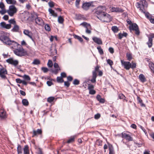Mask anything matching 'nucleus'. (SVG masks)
<instances>
[{
  "label": "nucleus",
  "mask_w": 154,
  "mask_h": 154,
  "mask_svg": "<svg viewBox=\"0 0 154 154\" xmlns=\"http://www.w3.org/2000/svg\"><path fill=\"white\" fill-rule=\"evenodd\" d=\"M10 44L8 45H14L15 46H17L16 48H14L13 46L11 47L12 48L14 49L13 51L16 55L19 57H22L27 55V51L23 48L21 45L19 44L17 42L13 40H11V42Z\"/></svg>",
  "instance_id": "obj_1"
},
{
  "label": "nucleus",
  "mask_w": 154,
  "mask_h": 154,
  "mask_svg": "<svg viewBox=\"0 0 154 154\" xmlns=\"http://www.w3.org/2000/svg\"><path fill=\"white\" fill-rule=\"evenodd\" d=\"M136 4L137 8H140L139 10L143 13L141 10H143V11H144L145 8L147 7V2L145 0H141L139 2H137Z\"/></svg>",
  "instance_id": "obj_2"
},
{
  "label": "nucleus",
  "mask_w": 154,
  "mask_h": 154,
  "mask_svg": "<svg viewBox=\"0 0 154 154\" xmlns=\"http://www.w3.org/2000/svg\"><path fill=\"white\" fill-rule=\"evenodd\" d=\"M97 17L100 20L104 22H108L111 20L110 15L106 13H103V14L100 16H98Z\"/></svg>",
  "instance_id": "obj_3"
},
{
  "label": "nucleus",
  "mask_w": 154,
  "mask_h": 154,
  "mask_svg": "<svg viewBox=\"0 0 154 154\" xmlns=\"http://www.w3.org/2000/svg\"><path fill=\"white\" fill-rule=\"evenodd\" d=\"M129 28L131 32L132 31H134L135 34L137 36H138L140 34V31L138 25L136 23H133L131 25H130Z\"/></svg>",
  "instance_id": "obj_4"
},
{
  "label": "nucleus",
  "mask_w": 154,
  "mask_h": 154,
  "mask_svg": "<svg viewBox=\"0 0 154 154\" xmlns=\"http://www.w3.org/2000/svg\"><path fill=\"white\" fill-rule=\"evenodd\" d=\"M0 40L5 45H10L11 40L9 38L5 35H3L0 37Z\"/></svg>",
  "instance_id": "obj_5"
},
{
  "label": "nucleus",
  "mask_w": 154,
  "mask_h": 154,
  "mask_svg": "<svg viewBox=\"0 0 154 154\" xmlns=\"http://www.w3.org/2000/svg\"><path fill=\"white\" fill-rule=\"evenodd\" d=\"M8 74V71L6 68L2 67L0 68V77L2 79H7L6 75Z\"/></svg>",
  "instance_id": "obj_6"
},
{
  "label": "nucleus",
  "mask_w": 154,
  "mask_h": 154,
  "mask_svg": "<svg viewBox=\"0 0 154 154\" xmlns=\"http://www.w3.org/2000/svg\"><path fill=\"white\" fill-rule=\"evenodd\" d=\"M100 66L97 65L95 68L94 70L92 72V79L91 80V82L92 83H94L96 82V79L97 75L96 72L99 71V70Z\"/></svg>",
  "instance_id": "obj_7"
},
{
  "label": "nucleus",
  "mask_w": 154,
  "mask_h": 154,
  "mask_svg": "<svg viewBox=\"0 0 154 154\" xmlns=\"http://www.w3.org/2000/svg\"><path fill=\"white\" fill-rule=\"evenodd\" d=\"M17 10L15 7L12 5L9 6V10L7 11V12L10 16L12 17L17 12Z\"/></svg>",
  "instance_id": "obj_8"
},
{
  "label": "nucleus",
  "mask_w": 154,
  "mask_h": 154,
  "mask_svg": "<svg viewBox=\"0 0 154 154\" xmlns=\"http://www.w3.org/2000/svg\"><path fill=\"white\" fill-rule=\"evenodd\" d=\"M81 25H82L84 26L86 29L85 32L86 33L90 34L91 33V26L90 24L87 23L86 22H83L81 24Z\"/></svg>",
  "instance_id": "obj_9"
},
{
  "label": "nucleus",
  "mask_w": 154,
  "mask_h": 154,
  "mask_svg": "<svg viewBox=\"0 0 154 154\" xmlns=\"http://www.w3.org/2000/svg\"><path fill=\"white\" fill-rule=\"evenodd\" d=\"M141 10L143 13L145 14L146 17L149 20L150 22L151 23L154 24V17L149 14V13L146 12L145 11H143V10Z\"/></svg>",
  "instance_id": "obj_10"
},
{
  "label": "nucleus",
  "mask_w": 154,
  "mask_h": 154,
  "mask_svg": "<svg viewBox=\"0 0 154 154\" xmlns=\"http://www.w3.org/2000/svg\"><path fill=\"white\" fill-rule=\"evenodd\" d=\"M105 10V6H98L96 11V13L98 15V16H100L103 14V13H105L104 11Z\"/></svg>",
  "instance_id": "obj_11"
},
{
  "label": "nucleus",
  "mask_w": 154,
  "mask_h": 154,
  "mask_svg": "<svg viewBox=\"0 0 154 154\" xmlns=\"http://www.w3.org/2000/svg\"><path fill=\"white\" fill-rule=\"evenodd\" d=\"M122 65L124 68L127 70H129L131 68V63L128 61H125L122 60H121Z\"/></svg>",
  "instance_id": "obj_12"
},
{
  "label": "nucleus",
  "mask_w": 154,
  "mask_h": 154,
  "mask_svg": "<svg viewBox=\"0 0 154 154\" xmlns=\"http://www.w3.org/2000/svg\"><path fill=\"white\" fill-rule=\"evenodd\" d=\"M148 41L146 44L149 48H151L152 45V39L154 38V34L151 33L148 36Z\"/></svg>",
  "instance_id": "obj_13"
},
{
  "label": "nucleus",
  "mask_w": 154,
  "mask_h": 154,
  "mask_svg": "<svg viewBox=\"0 0 154 154\" xmlns=\"http://www.w3.org/2000/svg\"><path fill=\"white\" fill-rule=\"evenodd\" d=\"M92 2H85L83 3L82 8L85 11H88L91 6Z\"/></svg>",
  "instance_id": "obj_14"
},
{
  "label": "nucleus",
  "mask_w": 154,
  "mask_h": 154,
  "mask_svg": "<svg viewBox=\"0 0 154 154\" xmlns=\"http://www.w3.org/2000/svg\"><path fill=\"white\" fill-rule=\"evenodd\" d=\"M7 62L12 64L14 66L17 65L19 63L18 61L17 60H14L12 58H10L6 60Z\"/></svg>",
  "instance_id": "obj_15"
},
{
  "label": "nucleus",
  "mask_w": 154,
  "mask_h": 154,
  "mask_svg": "<svg viewBox=\"0 0 154 154\" xmlns=\"http://www.w3.org/2000/svg\"><path fill=\"white\" fill-rule=\"evenodd\" d=\"M110 9L112 12L122 13L124 11V10L121 8H115L113 6L110 7Z\"/></svg>",
  "instance_id": "obj_16"
},
{
  "label": "nucleus",
  "mask_w": 154,
  "mask_h": 154,
  "mask_svg": "<svg viewBox=\"0 0 154 154\" xmlns=\"http://www.w3.org/2000/svg\"><path fill=\"white\" fill-rule=\"evenodd\" d=\"M94 86L92 85L88 84V89L89 91V94L91 95H94L96 93V91L94 90Z\"/></svg>",
  "instance_id": "obj_17"
},
{
  "label": "nucleus",
  "mask_w": 154,
  "mask_h": 154,
  "mask_svg": "<svg viewBox=\"0 0 154 154\" xmlns=\"http://www.w3.org/2000/svg\"><path fill=\"white\" fill-rule=\"evenodd\" d=\"M36 23L40 26H42L44 24V22L43 20L40 17H37L35 19Z\"/></svg>",
  "instance_id": "obj_18"
},
{
  "label": "nucleus",
  "mask_w": 154,
  "mask_h": 154,
  "mask_svg": "<svg viewBox=\"0 0 154 154\" xmlns=\"http://www.w3.org/2000/svg\"><path fill=\"white\" fill-rule=\"evenodd\" d=\"M148 66L151 72L154 76V63L150 61L149 63Z\"/></svg>",
  "instance_id": "obj_19"
},
{
  "label": "nucleus",
  "mask_w": 154,
  "mask_h": 154,
  "mask_svg": "<svg viewBox=\"0 0 154 154\" xmlns=\"http://www.w3.org/2000/svg\"><path fill=\"white\" fill-rule=\"evenodd\" d=\"M122 137L124 139H125L128 141H131L133 140V138L132 135H121Z\"/></svg>",
  "instance_id": "obj_20"
},
{
  "label": "nucleus",
  "mask_w": 154,
  "mask_h": 154,
  "mask_svg": "<svg viewBox=\"0 0 154 154\" xmlns=\"http://www.w3.org/2000/svg\"><path fill=\"white\" fill-rule=\"evenodd\" d=\"M92 39L94 42L99 45L102 44V42L100 39L97 37H94Z\"/></svg>",
  "instance_id": "obj_21"
},
{
  "label": "nucleus",
  "mask_w": 154,
  "mask_h": 154,
  "mask_svg": "<svg viewBox=\"0 0 154 154\" xmlns=\"http://www.w3.org/2000/svg\"><path fill=\"white\" fill-rule=\"evenodd\" d=\"M23 33L24 34L29 37L32 41H33V38L32 37V33L30 32L29 30H24Z\"/></svg>",
  "instance_id": "obj_22"
},
{
  "label": "nucleus",
  "mask_w": 154,
  "mask_h": 154,
  "mask_svg": "<svg viewBox=\"0 0 154 154\" xmlns=\"http://www.w3.org/2000/svg\"><path fill=\"white\" fill-rule=\"evenodd\" d=\"M6 116V113L3 109L0 110V117L1 118H4Z\"/></svg>",
  "instance_id": "obj_23"
},
{
  "label": "nucleus",
  "mask_w": 154,
  "mask_h": 154,
  "mask_svg": "<svg viewBox=\"0 0 154 154\" xmlns=\"http://www.w3.org/2000/svg\"><path fill=\"white\" fill-rule=\"evenodd\" d=\"M19 26L15 24L14 25L13 28L11 29V31L13 32H19Z\"/></svg>",
  "instance_id": "obj_24"
},
{
  "label": "nucleus",
  "mask_w": 154,
  "mask_h": 154,
  "mask_svg": "<svg viewBox=\"0 0 154 154\" xmlns=\"http://www.w3.org/2000/svg\"><path fill=\"white\" fill-rule=\"evenodd\" d=\"M139 78L140 81L143 83L145 82L146 81V79L143 74H140L139 76Z\"/></svg>",
  "instance_id": "obj_25"
},
{
  "label": "nucleus",
  "mask_w": 154,
  "mask_h": 154,
  "mask_svg": "<svg viewBox=\"0 0 154 154\" xmlns=\"http://www.w3.org/2000/svg\"><path fill=\"white\" fill-rule=\"evenodd\" d=\"M96 98L97 100L99 101L100 103H105L104 99L102 98L101 96L100 95H97Z\"/></svg>",
  "instance_id": "obj_26"
},
{
  "label": "nucleus",
  "mask_w": 154,
  "mask_h": 154,
  "mask_svg": "<svg viewBox=\"0 0 154 154\" xmlns=\"http://www.w3.org/2000/svg\"><path fill=\"white\" fill-rule=\"evenodd\" d=\"M24 154H29L28 146L27 145H26L23 148Z\"/></svg>",
  "instance_id": "obj_27"
},
{
  "label": "nucleus",
  "mask_w": 154,
  "mask_h": 154,
  "mask_svg": "<svg viewBox=\"0 0 154 154\" xmlns=\"http://www.w3.org/2000/svg\"><path fill=\"white\" fill-rule=\"evenodd\" d=\"M48 11L51 14V15L55 17H57V13H55L54 11L51 8H49L48 9Z\"/></svg>",
  "instance_id": "obj_28"
},
{
  "label": "nucleus",
  "mask_w": 154,
  "mask_h": 154,
  "mask_svg": "<svg viewBox=\"0 0 154 154\" xmlns=\"http://www.w3.org/2000/svg\"><path fill=\"white\" fill-rule=\"evenodd\" d=\"M75 137L74 136L71 137L67 141L66 143H73L75 141Z\"/></svg>",
  "instance_id": "obj_29"
},
{
  "label": "nucleus",
  "mask_w": 154,
  "mask_h": 154,
  "mask_svg": "<svg viewBox=\"0 0 154 154\" xmlns=\"http://www.w3.org/2000/svg\"><path fill=\"white\" fill-rule=\"evenodd\" d=\"M22 103L23 105L25 106H27L29 104V103L27 99H24L22 100Z\"/></svg>",
  "instance_id": "obj_30"
},
{
  "label": "nucleus",
  "mask_w": 154,
  "mask_h": 154,
  "mask_svg": "<svg viewBox=\"0 0 154 154\" xmlns=\"http://www.w3.org/2000/svg\"><path fill=\"white\" fill-rule=\"evenodd\" d=\"M137 101L140 104V106H145V104L143 103L142 100L139 97H137Z\"/></svg>",
  "instance_id": "obj_31"
},
{
  "label": "nucleus",
  "mask_w": 154,
  "mask_h": 154,
  "mask_svg": "<svg viewBox=\"0 0 154 154\" xmlns=\"http://www.w3.org/2000/svg\"><path fill=\"white\" fill-rule=\"evenodd\" d=\"M17 152L18 154H21L22 153V149L21 148V146L19 144L18 145Z\"/></svg>",
  "instance_id": "obj_32"
},
{
  "label": "nucleus",
  "mask_w": 154,
  "mask_h": 154,
  "mask_svg": "<svg viewBox=\"0 0 154 154\" xmlns=\"http://www.w3.org/2000/svg\"><path fill=\"white\" fill-rule=\"evenodd\" d=\"M126 57L127 60H129V61H130L132 58V55L131 53H127L126 55Z\"/></svg>",
  "instance_id": "obj_33"
},
{
  "label": "nucleus",
  "mask_w": 154,
  "mask_h": 154,
  "mask_svg": "<svg viewBox=\"0 0 154 154\" xmlns=\"http://www.w3.org/2000/svg\"><path fill=\"white\" fill-rule=\"evenodd\" d=\"M64 21V19L63 17L60 16L58 17V21L59 23L62 24L63 23Z\"/></svg>",
  "instance_id": "obj_34"
},
{
  "label": "nucleus",
  "mask_w": 154,
  "mask_h": 154,
  "mask_svg": "<svg viewBox=\"0 0 154 154\" xmlns=\"http://www.w3.org/2000/svg\"><path fill=\"white\" fill-rule=\"evenodd\" d=\"M57 81L58 83H62L64 82V80L61 76H58L57 78Z\"/></svg>",
  "instance_id": "obj_35"
},
{
  "label": "nucleus",
  "mask_w": 154,
  "mask_h": 154,
  "mask_svg": "<svg viewBox=\"0 0 154 154\" xmlns=\"http://www.w3.org/2000/svg\"><path fill=\"white\" fill-rule=\"evenodd\" d=\"M111 29L114 33H116L119 31V29L118 27L116 26H112V27Z\"/></svg>",
  "instance_id": "obj_36"
},
{
  "label": "nucleus",
  "mask_w": 154,
  "mask_h": 154,
  "mask_svg": "<svg viewBox=\"0 0 154 154\" xmlns=\"http://www.w3.org/2000/svg\"><path fill=\"white\" fill-rule=\"evenodd\" d=\"M6 1L8 4H15L16 2L15 0H6Z\"/></svg>",
  "instance_id": "obj_37"
},
{
  "label": "nucleus",
  "mask_w": 154,
  "mask_h": 154,
  "mask_svg": "<svg viewBox=\"0 0 154 154\" xmlns=\"http://www.w3.org/2000/svg\"><path fill=\"white\" fill-rule=\"evenodd\" d=\"M75 38L78 39L80 42H82L83 41V39L81 37L75 35H74Z\"/></svg>",
  "instance_id": "obj_38"
},
{
  "label": "nucleus",
  "mask_w": 154,
  "mask_h": 154,
  "mask_svg": "<svg viewBox=\"0 0 154 154\" xmlns=\"http://www.w3.org/2000/svg\"><path fill=\"white\" fill-rule=\"evenodd\" d=\"M97 49H98V52L100 55H102L103 54V51L100 46L97 47Z\"/></svg>",
  "instance_id": "obj_39"
},
{
  "label": "nucleus",
  "mask_w": 154,
  "mask_h": 154,
  "mask_svg": "<svg viewBox=\"0 0 154 154\" xmlns=\"http://www.w3.org/2000/svg\"><path fill=\"white\" fill-rule=\"evenodd\" d=\"M23 78L26 81H29L31 80L30 77L29 75H24L23 76Z\"/></svg>",
  "instance_id": "obj_40"
},
{
  "label": "nucleus",
  "mask_w": 154,
  "mask_h": 154,
  "mask_svg": "<svg viewBox=\"0 0 154 154\" xmlns=\"http://www.w3.org/2000/svg\"><path fill=\"white\" fill-rule=\"evenodd\" d=\"M119 98L120 99L125 100L126 98V97L122 94L120 93L119 94Z\"/></svg>",
  "instance_id": "obj_41"
},
{
  "label": "nucleus",
  "mask_w": 154,
  "mask_h": 154,
  "mask_svg": "<svg viewBox=\"0 0 154 154\" xmlns=\"http://www.w3.org/2000/svg\"><path fill=\"white\" fill-rule=\"evenodd\" d=\"M54 99V97H49L47 99V101L49 103H51L53 101Z\"/></svg>",
  "instance_id": "obj_42"
},
{
  "label": "nucleus",
  "mask_w": 154,
  "mask_h": 154,
  "mask_svg": "<svg viewBox=\"0 0 154 154\" xmlns=\"http://www.w3.org/2000/svg\"><path fill=\"white\" fill-rule=\"evenodd\" d=\"M40 63V60L38 59H35L32 63V64L34 65H38Z\"/></svg>",
  "instance_id": "obj_43"
},
{
  "label": "nucleus",
  "mask_w": 154,
  "mask_h": 154,
  "mask_svg": "<svg viewBox=\"0 0 154 154\" xmlns=\"http://www.w3.org/2000/svg\"><path fill=\"white\" fill-rule=\"evenodd\" d=\"M109 154H114L113 148L112 146H109Z\"/></svg>",
  "instance_id": "obj_44"
},
{
  "label": "nucleus",
  "mask_w": 154,
  "mask_h": 154,
  "mask_svg": "<svg viewBox=\"0 0 154 154\" xmlns=\"http://www.w3.org/2000/svg\"><path fill=\"white\" fill-rule=\"evenodd\" d=\"M136 67V63H134L133 62H131V68L133 69Z\"/></svg>",
  "instance_id": "obj_45"
},
{
  "label": "nucleus",
  "mask_w": 154,
  "mask_h": 154,
  "mask_svg": "<svg viewBox=\"0 0 154 154\" xmlns=\"http://www.w3.org/2000/svg\"><path fill=\"white\" fill-rule=\"evenodd\" d=\"M45 29L48 31H49L51 30L50 26H49V25L48 24H46L45 25Z\"/></svg>",
  "instance_id": "obj_46"
},
{
  "label": "nucleus",
  "mask_w": 154,
  "mask_h": 154,
  "mask_svg": "<svg viewBox=\"0 0 154 154\" xmlns=\"http://www.w3.org/2000/svg\"><path fill=\"white\" fill-rule=\"evenodd\" d=\"M80 83L79 81L77 79H75L74 80L73 84L74 85H78Z\"/></svg>",
  "instance_id": "obj_47"
},
{
  "label": "nucleus",
  "mask_w": 154,
  "mask_h": 154,
  "mask_svg": "<svg viewBox=\"0 0 154 154\" xmlns=\"http://www.w3.org/2000/svg\"><path fill=\"white\" fill-rule=\"evenodd\" d=\"M96 144L98 146H101L102 144V141L100 140H97L96 142Z\"/></svg>",
  "instance_id": "obj_48"
},
{
  "label": "nucleus",
  "mask_w": 154,
  "mask_h": 154,
  "mask_svg": "<svg viewBox=\"0 0 154 154\" xmlns=\"http://www.w3.org/2000/svg\"><path fill=\"white\" fill-rule=\"evenodd\" d=\"M9 23H10V24H13L14 25L16 24V22L15 20L14 19H11L8 21Z\"/></svg>",
  "instance_id": "obj_49"
},
{
  "label": "nucleus",
  "mask_w": 154,
  "mask_h": 154,
  "mask_svg": "<svg viewBox=\"0 0 154 154\" xmlns=\"http://www.w3.org/2000/svg\"><path fill=\"white\" fill-rule=\"evenodd\" d=\"M47 65L49 67H51L53 66V63L52 61L51 60H49Z\"/></svg>",
  "instance_id": "obj_50"
},
{
  "label": "nucleus",
  "mask_w": 154,
  "mask_h": 154,
  "mask_svg": "<svg viewBox=\"0 0 154 154\" xmlns=\"http://www.w3.org/2000/svg\"><path fill=\"white\" fill-rule=\"evenodd\" d=\"M40 129H38L36 131L33 130V135H37V134H40Z\"/></svg>",
  "instance_id": "obj_51"
},
{
  "label": "nucleus",
  "mask_w": 154,
  "mask_h": 154,
  "mask_svg": "<svg viewBox=\"0 0 154 154\" xmlns=\"http://www.w3.org/2000/svg\"><path fill=\"white\" fill-rule=\"evenodd\" d=\"M41 69L45 73L47 72L48 71V69L45 67H42Z\"/></svg>",
  "instance_id": "obj_52"
},
{
  "label": "nucleus",
  "mask_w": 154,
  "mask_h": 154,
  "mask_svg": "<svg viewBox=\"0 0 154 154\" xmlns=\"http://www.w3.org/2000/svg\"><path fill=\"white\" fill-rule=\"evenodd\" d=\"M80 0H76L75 2V5L77 8H79V5L80 2Z\"/></svg>",
  "instance_id": "obj_53"
},
{
  "label": "nucleus",
  "mask_w": 154,
  "mask_h": 154,
  "mask_svg": "<svg viewBox=\"0 0 154 154\" xmlns=\"http://www.w3.org/2000/svg\"><path fill=\"white\" fill-rule=\"evenodd\" d=\"M107 63L110 66H111L113 64V61L110 59H108L107 60Z\"/></svg>",
  "instance_id": "obj_54"
},
{
  "label": "nucleus",
  "mask_w": 154,
  "mask_h": 154,
  "mask_svg": "<svg viewBox=\"0 0 154 154\" xmlns=\"http://www.w3.org/2000/svg\"><path fill=\"white\" fill-rule=\"evenodd\" d=\"M64 85L65 86H66L68 88L69 87L70 85V83L68 81H65L64 82Z\"/></svg>",
  "instance_id": "obj_55"
},
{
  "label": "nucleus",
  "mask_w": 154,
  "mask_h": 154,
  "mask_svg": "<svg viewBox=\"0 0 154 154\" xmlns=\"http://www.w3.org/2000/svg\"><path fill=\"white\" fill-rule=\"evenodd\" d=\"M48 4L49 6L51 8L53 7L54 6V2L52 1L49 2Z\"/></svg>",
  "instance_id": "obj_56"
},
{
  "label": "nucleus",
  "mask_w": 154,
  "mask_h": 154,
  "mask_svg": "<svg viewBox=\"0 0 154 154\" xmlns=\"http://www.w3.org/2000/svg\"><path fill=\"white\" fill-rule=\"evenodd\" d=\"M61 77L63 79L66 77V74L64 72H61Z\"/></svg>",
  "instance_id": "obj_57"
},
{
  "label": "nucleus",
  "mask_w": 154,
  "mask_h": 154,
  "mask_svg": "<svg viewBox=\"0 0 154 154\" xmlns=\"http://www.w3.org/2000/svg\"><path fill=\"white\" fill-rule=\"evenodd\" d=\"M11 25L10 24H6L5 26V28L9 29L11 28Z\"/></svg>",
  "instance_id": "obj_58"
},
{
  "label": "nucleus",
  "mask_w": 154,
  "mask_h": 154,
  "mask_svg": "<svg viewBox=\"0 0 154 154\" xmlns=\"http://www.w3.org/2000/svg\"><path fill=\"white\" fill-rule=\"evenodd\" d=\"M68 81L71 82L73 80V78L71 76H69L67 77Z\"/></svg>",
  "instance_id": "obj_59"
},
{
  "label": "nucleus",
  "mask_w": 154,
  "mask_h": 154,
  "mask_svg": "<svg viewBox=\"0 0 154 154\" xmlns=\"http://www.w3.org/2000/svg\"><path fill=\"white\" fill-rule=\"evenodd\" d=\"M16 81L17 83L20 84L22 83V80L19 78H17L16 79Z\"/></svg>",
  "instance_id": "obj_60"
},
{
  "label": "nucleus",
  "mask_w": 154,
  "mask_h": 154,
  "mask_svg": "<svg viewBox=\"0 0 154 154\" xmlns=\"http://www.w3.org/2000/svg\"><path fill=\"white\" fill-rule=\"evenodd\" d=\"M100 116V114L99 113H97L94 116V118L96 119H99Z\"/></svg>",
  "instance_id": "obj_61"
},
{
  "label": "nucleus",
  "mask_w": 154,
  "mask_h": 154,
  "mask_svg": "<svg viewBox=\"0 0 154 154\" xmlns=\"http://www.w3.org/2000/svg\"><path fill=\"white\" fill-rule=\"evenodd\" d=\"M109 52L111 54H112L114 52V50L113 48L112 47L109 48Z\"/></svg>",
  "instance_id": "obj_62"
},
{
  "label": "nucleus",
  "mask_w": 154,
  "mask_h": 154,
  "mask_svg": "<svg viewBox=\"0 0 154 154\" xmlns=\"http://www.w3.org/2000/svg\"><path fill=\"white\" fill-rule=\"evenodd\" d=\"M38 151L37 154H43L42 149L41 148H39L38 149Z\"/></svg>",
  "instance_id": "obj_63"
},
{
  "label": "nucleus",
  "mask_w": 154,
  "mask_h": 154,
  "mask_svg": "<svg viewBox=\"0 0 154 154\" xmlns=\"http://www.w3.org/2000/svg\"><path fill=\"white\" fill-rule=\"evenodd\" d=\"M47 84L49 86H51L52 85H53V82L50 81H47Z\"/></svg>",
  "instance_id": "obj_64"
}]
</instances>
